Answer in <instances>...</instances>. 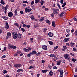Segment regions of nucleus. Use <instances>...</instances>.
Returning a JSON list of instances; mask_svg holds the SVG:
<instances>
[{
    "mask_svg": "<svg viewBox=\"0 0 77 77\" xmlns=\"http://www.w3.org/2000/svg\"><path fill=\"white\" fill-rule=\"evenodd\" d=\"M18 54L17 53V52H16L15 53L14 56L15 57V56H18Z\"/></svg>",
    "mask_w": 77,
    "mask_h": 77,
    "instance_id": "50",
    "label": "nucleus"
},
{
    "mask_svg": "<svg viewBox=\"0 0 77 77\" xmlns=\"http://www.w3.org/2000/svg\"><path fill=\"white\" fill-rule=\"evenodd\" d=\"M0 3L1 4H2L3 5H5V3H4V1L3 0H1L0 2Z\"/></svg>",
    "mask_w": 77,
    "mask_h": 77,
    "instance_id": "27",
    "label": "nucleus"
},
{
    "mask_svg": "<svg viewBox=\"0 0 77 77\" xmlns=\"http://www.w3.org/2000/svg\"><path fill=\"white\" fill-rule=\"evenodd\" d=\"M59 11V9L56 8L53 10V14H59V12H58Z\"/></svg>",
    "mask_w": 77,
    "mask_h": 77,
    "instance_id": "2",
    "label": "nucleus"
},
{
    "mask_svg": "<svg viewBox=\"0 0 77 77\" xmlns=\"http://www.w3.org/2000/svg\"><path fill=\"white\" fill-rule=\"evenodd\" d=\"M17 54L18 55L19 54H20L21 53V52L20 51H18L17 52Z\"/></svg>",
    "mask_w": 77,
    "mask_h": 77,
    "instance_id": "56",
    "label": "nucleus"
},
{
    "mask_svg": "<svg viewBox=\"0 0 77 77\" xmlns=\"http://www.w3.org/2000/svg\"><path fill=\"white\" fill-rule=\"evenodd\" d=\"M8 16L9 17H12L13 13L12 12H10L8 13Z\"/></svg>",
    "mask_w": 77,
    "mask_h": 77,
    "instance_id": "5",
    "label": "nucleus"
},
{
    "mask_svg": "<svg viewBox=\"0 0 77 77\" xmlns=\"http://www.w3.org/2000/svg\"><path fill=\"white\" fill-rule=\"evenodd\" d=\"M5 57H6V55H3L2 57L1 58L2 59H4V58H5Z\"/></svg>",
    "mask_w": 77,
    "mask_h": 77,
    "instance_id": "41",
    "label": "nucleus"
},
{
    "mask_svg": "<svg viewBox=\"0 0 77 77\" xmlns=\"http://www.w3.org/2000/svg\"><path fill=\"white\" fill-rule=\"evenodd\" d=\"M46 23H47V24H48L49 25H50V20H48V19L46 20Z\"/></svg>",
    "mask_w": 77,
    "mask_h": 77,
    "instance_id": "14",
    "label": "nucleus"
},
{
    "mask_svg": "<svg viewBox=\"0 0 77 77\" xmlns=\"http://www.w3.org/2000/svg\"><path fill=\"white\" fill-rule=\"evenodd\" d=\"M21 64H15L14 67V68H20V67H21Z\"/></svg>",
    "mask_w": 77,
    "mask_h": 77,
    "instance_id": "7",
    "label": "nucleus"
},
{
    "mask_svg": "<svg viewBox=\"0 0 77 77\" xmlns=\"http://www.w3.org/2000/svg\"><path fill=\"white\" fill-rule=\"evenodd\" d=\"M24 50L25 51V52H28V51H29L28 49H26V48H24Z\"/></svg>",
    "mask_w": 77,
    "mask_h": 77,
    "instance_id": "28",
    "label": "nucleus"
},
{
    "mask_svg": "<svg viewBox=\"0 0 77 77\" xmlns=\"http://www.w3.org/2000/svg\"><path fill=\"white\" fill-rule=\"evenodd\" d=\"M57 6H58L60 9H61V8H60V5H59V4L57 3Z\"/></svg>",
    "mask_w": 77,
    "mask_h": 77,
    "instance_id": "33",
    "label": "nucleus"
},
{
    "mask_svg": "<svg viewBox=\"0 0 77 77\" xmlns=\"http://www.w3.org/2000/svg\"><path fill=\"white\" fill-rule=\"evenodd\" d=\"M74 20L75 21H77V19L76 18V17H74Z\"/></svg>",
    "mask_w": 77,
    "mask_h": 77,
    "instance_id": "53",
    "label": "nucleus"
},
{
    "mask_svg": "<svg viewBox=\"0 0 77 77\" xmlns=\"http://www.w3.org/2000/svg\"><path fill=\"white\" fill-rule=\"evenodd\" d=\"M12 45H8V48H12Z\"/></svg>",
    "mask_w": 77,
    "mask_h": 77,
    "instance_id": "21",
    "label": "nucleus"
},
{
    "mask_svg": "<svg viewBox=\"0 0 77 77\" xmlns=\"http://www.w3.org/2000/svg\"><path fill=\"white\" fill-rule=\"evenodd\" d=\"M74 34H75V36H77V31H75Z\"/></svg>",
    "mask_w": 77,
    "mask_h": 77,
    "instance_id": "45",
    "label": "nucleus"
},
{
    "mask_svg": "<svg viewBox=\"0 0 77 77\" xmlns=\"http://www.w3.org/2000/svg\"><path fill=\"white\" fill-rule=\"evenodd\" d=\"M51 15L52 17H54V14H51Z\"/></svg>",
    "mask_w": 77,
    "mask_h": 77,
    "instance_id": "49",
    "label": "nucleus"
},
{
    "mask_svg": "<svg viewBox=\"0 0 77 77\" xmlns=\"http://www.w3.org/2000/svg\"><path fill=\"white\" fill-rule=\"evenodd\" d=\"M50 45H53V42L52 41H48Z\"/></svg>",
    "mask_w": 77,
    "mask_h": 77,
    "instance_id": "30",
    "label": "nucleus"
},
{
    "mask_svg": "<svg viewBox=\"0 0 77 77\" xmlns=\"http://www.w3.org/2000/svg\"><path fill=\"white\" fill-rule=\"evenodd\" d=\"M66 31L67 33H69L70 32V30L69 29H66Z\"/></svg>",
    "mask_w": 77,
    "mask_h": 77,
    "instance_id": "52",
    "label": "nucleus"
},
{
    "mask_svg": "<svg viewBox=\"0 0 77 77\" xmlns=\"http://www.w3.org/2000/svg\"><path fill=\"white\" fill-rule=\"evenodd\" d=\"M31 11H32V9L31 8L28 9V10L27 11V12H30Z\"/></svg>",
    "mask_w": 77,
    "mask_h": 77,
    "instance_id": "38",
    "label": "nucleus"
},
{
    "mask_svg": "<svg viewBox=\"0 0 77 77\" xmlns=\"http://www.w3.org/2000/svg\"><path fill=\"white\" fill-rule=\"evenodd\" d=\"M53 69H57V67L56 66H54L53 67Z\"/></svg>",
    "mask_w": 77,
    "mask_h": 77,
    "instance_id": "54",
    "label": "nucleus"
},
{
    "mask_svg": "<svg viewBox=\"0 0 77 77\" xmlns=\"http://www.w3.org/2000/svg\"><path fill=\"white\" fill-rule=\"evenodd\" d=\"M30 18H31L32 20H34V16L33 15H31V16H30Z\"/></svg>",
    "mask_w": 77,
    "mask_h": 77,
    "instance_id": "19",
    "label": "nucleus"
},
{
    "mask_svg": "<svg viewBox=\"0 0 77 77\" xmlns=\"http://www.w3.org/2000/svg\"><path fill=\"white\" fill-rule=\"evenodd\" d=\"M26 27H27L28 28H30V25H26Z\"/></svg>",
    "mask_w": 77,
    "mask_h": 77,
    "instance_id": "58",
    "label": "nucleus"
},
{
    "mask_svg": "<svg viewBox=\"0 0 77 77\" xmlns=\"http://www.w3.org/2000/svg\"><path fill=\"white\" fill-rule=\"evenodd\" d=\"M3 72V74H6V73H7L8 72L6 70H3V71L2 72Z\"/></svg>",
    "mask_w": 77,
    "mask_h": 77,
    "instance_id": "34",
    "label": "nucleus"
},
{
    "mask_svg": "<svg viewBox=\"0 0 77 77\" xmlns=\"http://www.w3.org/2000/svg\"><path fill=\"white\" fill-rule=\"evenodd\" d=\"M6 50V47L5 46L4 48V50H3V51H5Z\"/></svg>",
    "mask_w": 77,
    "mask_h": 77,
    "instance_id": "40",
    "label": "nucleus"
},
{
    "mask_svg": "<svg viewBox=\"0 0 77 77\" xmlns=\"http://www.w3.org/2000/svg\"><path fill=\"white\" fill-rule=\"evenodd\" d=\"M48 8H46L45 9V11H48Z\"/></svg>",
    "mask_w": 77,
    "mask_h": 77,
    "instance_id": "62",
    "label": "nucleus"
},
{
    "mask_svg": "<svg viewBox=\"0 0 77 77\" xmlns=\"http://www.w3.org/2000/svg\"><path fill=\"white\" fill-rule=\"evenodd\" d=\"M57 65H60L61 63V60H60L59 61H57Z\"/></svg>",
    "mask_w": 77,
    "mask_h": 77,
    "instance_id": "12",
    "label": "nucleus"
},
{
    "mask_svg": "<svg viewBox=\"0 0 77 77\" xmlns=\"http://www.w3.org/2000/svg\"><path fill=\"white\" fill-rule=\"evenodd\" d=\"M34 4V1H33L32 2H31V5H33Z\"/></svg>",
    "mask_w": 77,
    "mask_h": 77,
    "instance_id": "55",
    "label": "nucleus"
},
{
    "mask_svg": "<svg viewBox=\"0 0 77 77\" xmlns=\"http://www.w3.org/2000/svg\"><path fill=\"white\" fill-rule=\"evenodd\" d=\"M23 3H28V2L27 1H23Z\"/></svg>",
    "mask_w": 77,
    "mask_h": 77,
    "instance_id": "42",
    "label": "nucleus"
},
{
    "mask_svg": "<svg viewBox=\"0 0 77 77\" xmlns=\"http://www.w3.org/2000/svg\"><path fill=\"white\" fill-rule=\"evenodd\" d=\"M69 56L68 55L66 54H64V57L65 58V59H68V60H69L70 59L69 58H68L69 57H68Z\"/></svg>",
    "mask_w": 77,
    "mask_h": 77,
    "instance_id": "8",
    "label": "nucleus"
},
{
    "mask_svg": "<svg viewBox=\"0 0 77 77\" xmlns=\"http://www.w3.org/2000/svg\"><path fill=\"white\" fill-rule=\"evenodd\" d=\"M42 48L43 50H47V46H42Z\"/></svg>",
    "mask_w": 77,
    "mask_h": 77,
    "instance_id": "10",
    "label": "nucleus"
},
{
    "mask_svg": "<svg viewBox=\"0 0 77 77\" xmlns=\"http://www.w3.org/2000/svg\"><path fill=\"white\" fill-rule=\"evenodd\" d=\"M37 52H36V51H33L32 52H31V53L27 55V56L28 57H30V56H31L32 55H33L34 54H37Z\"/></svg>",
    "mask_w": 77,
    "mask_h": 77,
    "instance_id": "1",
    "label": "nucleus"
},
{
    "mask_svg": "<svg viewBox=\"0 0 77 77\" xmlns=\"http://www.w3.org/2000/svg\"><path fill=\"white\" fill-rule=\"evenodd\" d=\"M52 26L54 27H56V25H55V22L54 21H53L52 23Z\"/></svg>",
    "mask_w": 77,
    "mask_h": 77,
    "instance_id": "17",
    "label": "nucleus"
},
{
    "mask_svg": "<svg viewBox=\"0 0 77 77\" xmlns=\"http://www.w3.org/2000/svg\"><path fill=\"white\" fill-rule=\"evenodd\" d=\"M58 71L60 72V77H63V71L60 70H58Z\"/></svg>",
    "mask_w": 77,
    "mask_h": 77,
    "instance_id": "4",
    "label": "nucleus"
},
{
    "mask_svg": "<svg viewBox=\"0 0 77 77\" xmlns=\"http://www.w3.org/2000/svg\"><path fill=\"white\" fill-rule=\"evenodd\" d=\"M34 27L35 28H36V27H38V25L37 24L36 25H34Z\"/></svg>",
    "mask_w": 77,
    "mask_h": 77,
    "instance_id": "51",
    "label": "nucleus"
},
{
    "mask_svg": "<svg viewBox=\"0 0 77 77\" xmlns=\"http://www.w3.org/2000/svg\"><path fill=\"white\" fill-rule=\"evenodd\" d=\"M75 44V43H71L70 44V45H71V47H72V46L74 45Z\"/></svg>",
    "mask_w": 77,
    "mask_h": 77,
    "instance_id": "37",
    "label": "nucleus"
},
{
    "mask_svg": "<svg viewBox=\"0 0 77 77\" xmlns=\"http://www.w3.org/2000/svg\"><path fill=\"white\" fill-rule=\"evenodd\" d=\"M48 35L49 37H53V34L51 32H49Z\"/></svg>",
    "mask_w": 77,
    "mask_h": 77,
    "instance_id": "9",
    "label": "nucleus"
},
{
    "mask_svg": "<svg viewBox=\"0 0 77 77\" xmlns=\"http://www.w3.org/2000/svg\"><path fill=\"white\" fill-rule=\"evenodd\" d=\"M13 35V38L14 39H17V33L16 32H13L12 33Z\"/></svg>",
    "mask_w": 77,
    "mask_h": 77,
    "instance_id": "3",
    "label": "nucleus"
},
{
    "mask_svg": "<svg viewBox=\"0 0 77 77\" xmlns=\"http://www.w3.org/2000/svg\"><path fill=\"white\" fill-rule=\"evenodd\" d=\"M44 20V17H42L39 20V21L42 22V21H43Z\"/></svg>",
    "mask_w": 77,
    "mask_h": 77,
    "instance_id": "18",
    "label": "nucleus"
},
{
    "mask_svg": "<svg viewBox=\"0 0 77 77\" xmlns=\"http://www.w3.org/2000/svg\"><path fill=\"white\" fill-rule=\"evenodd\" d=\"M72 61L73 62H75L76 61H77V60L75 59L74 58H73L72 60Z\"/></svg>",
    "mask_w": 77,
    "mask_h": 77,
    "instance_id": "31",
    "label": "nucleus"
},
{
    "mask_svg": "<svg viewBox=\"0 0 77 77\" xmlns=\"http://www.w3.org/2000/svg\"><path fill=\"white\" fill-rule=\"evenodd\" d=\"M20 71H22V72H23V71H24V70L20 69H19L17 70V72H20Z\"/></svg>",
    "mask_w": 77,
    "mask_h": 77,
    "instance_id": "29",
    "label": "nucleus"
},
{
    "mask_svg": "<svg viewBox=\"0 0 77 77\" xmlns=\"http://www.w3.org/2000/svg\"><path fill=\"white\" fill-rule=\"evenodd\" d=\"M18 11H17V9H16L14 11V13L15 14V15L16 16H17V14H18Z\"/></svg>",
    "mask_w": 77,
    "mask_h": 77,
    "instance_id": "24",
    "label": "nucleus"
},
{
    "mask_svg": "<svg viewBox=\"0 0 77 77\" xmlns=\"http://www.w3.org/2000/svg\"><path fill=\"white\" fill-rule=\"evenodd\" d=\"M75 71L76 72H77V67L75 69Z\"/></svg>",
    "mask_w": 77,
    "mask_h": 77,
    "instance_id": "64",
    "label": "nucleus"
},
{
    "mask_svg": "<svg viewBox=\"0 0 77 77\" xmlns=\"http://www.w3.org/2000/svg\"><path fill=\"white\" fill-rule=\"evenodd\" d=\"M49 56H50L51 57H54L55 58L56 57V55L52 54H51V55H49Z\"/></svg>",
    "mask_w": 77,
    "mask_h": 77,
    "instance_id": "13",
    "label": "nucleus"
},
{
    "mask_svg": "<svg viewBox=\"0 0 77 77\" xmlns=\"http://www.w3.org/2000/svg\"><path fill=\"white\" fill-rule=\"evenodd\" d=\"M69 38H66L64 40V42H67L69 41Z\"/></svg>",
    "mask_w": 77,
    "mask_h": 77,
    "instance_id": "23",
    "label": "nucleus"
},
{
    "mask_svg": "<svg viewBox=\"0 0 77 77\" xmlns=\"http://www.w3.org/2000/svg\"><path fill=\"white\" fill-rule=\"evenodd\" d=\"M6 25L5 28L7 29H9V25H8V22L6 23Z\"/></svg>",
    "mask_w": 77,
    "mask_h": 77,
    "instance_id": "16",
    "label": "nucleus"
},
{
    "mask_svg": "<svg viewBox=\"0 0 77 77\" xmlns=\"http://www.w3.org/2000/svg\"><path fill=\"white\" fill-rule=\"evenodd\" d=\"M2 18L4 20H8V17L5 16H3L2 17Z\"/></svg>",
    "mask_w": 77,
    "mask_h": 77,
    "instance_id": "11",
    "label": "nucleus"
},
{
    "mask_svg": "<svg viewBox=\"0 0 77 77\" xmlns=\"http://www.w3.org/2000/svg\"><path fill=\"white\" fill-rule=\"evenodd\" d=\"M35 3H38L39 1V0H35Z\"/></svg>",
    "mask_w": 77,
    "mask_h": 77,
    "instance_id": "43",
    "label": "nucleus"
},
{
    "mask_svg": "<svg viewBox=\"0 0 77 77\" xmlns=\"http://www.w3.org/2000/svg\"><path fill=\"white\" fill-rule=\"evenodd\" d=\"M76 50H77V49H76L75 48H73V51H76Z\"/></svg>",
    "mask_w": 77,
    "mask_h": 77,
    "instance_id": "48",
    "label": "nucleus"
},
{
    "mask_svg": "<svg viewBox=\"0 0 77 77\" xmlns=\"http://www.w3.org/2000/svg\"><path fill=\"white\" fill-rule=\"evenodd\" d=\"M11 48H13V49H16V48H17V47L15 46H12Z\"/></svg>",
    "mask_w": 77,
    "mask_h": 77,
    "instance_id": "35",
    "label": "nucleus"
},
{
    "mask_svg": "<svg viewBox=\"0 0 77 77\" xmlns=\"http://www.w3.org/2000/svg\"><path fill=\"white\" fill-rule=\"evenodd\" d=\"M17 37L19 39L21 38V34L19 33L17 34Z\"/></svg>",
    "mask_w": 77,
    "mask_h": 77,
    "instance_id": "15",
    "label": "nucleus"
},
{
    "mask_svg": "<svg viewBox=\"0 0 77 77\" xmlns=\"http://www.w3.org/2000/svg\"><path fill=\"white\" fill-rule=\"evenodd\" d=\"M63 15H64V12H63L61 14L59 15V16L60 17H61L62 16H63Z\"/></svg>",
    "mask_w": 77,
    "mask_h": 77,
    "instance_id": "26",
    "label": "nucleus"
},
{
    "mask_svg": "<svg viewBox=\"0 0 77 77\" xmlns=\"http://www.w3.org/2000/svg\"><path fill=\"white\" fill-rule=\"evenodd\" d=\"M41 54V53L38 52L36 54V56H39V55H40Z\"/></svg>",
    "mask_w": 77,
    "mask_h": 77,
    "instance_id": "44",
    "label": "nucleus"
},
{
    "mask_svg": "<svg viewBox=\"0 0 77 77\" xmlns=\"http://www.w3.org/2000/svg\"><path fill=\"white\" fill-rule=\"evenodd\" d=\"M14 25L15 26H17V27H19V24L18 23H14Z\"/></svg>",
    "mask_w": 77,
    "mask_h": 77,
    "instance_id": "36",
    "label": "nucleus"
},
{
    "mask_svg": "<svg viewBox=\"0 0 77 77\" xmlns=\"http://www.w3.org/2000/svg\"><path fill=\"white\" fill-rule=\"evenodd\" d=\"M60 3L61 4H63V0H61V1H60Z\"/></svg>",
    "mask_w": 77,
    "mask_h": 77,
    "instance_id": "61",
    "label": "nucleus"
},
{
    "mask_svg": "<svg viewBox=\"0 0 77 77\" xmlns=\"http://www.w3.org/2000/svg\"><path fill=\"white\" fill-rule=\"evenodd\" d=\"M40 75V74H38L37 75V77H39V76Z\"/></svg>",
    "mask_w": 77,
    "mask_h": 77,
    "instance_id": "63",
    "label": "nucleus"
},
{
    "mask_svg": "<svg viewBox=\"0 0 77 77\" xmlns=\"http://www.w3.org/2000/svg\"><path fill=\"white\" fill-rule=\"evenodd\" d=\"M49 74L51 76H52L53 75V73L52 71H50V72H49Z\"/></svg>",
    "mask_w": 77,
    "mask_h": 77,
    "instance_id": "22",
    "label": "nucleus"
},
{
    "mask_svg": "<svg viewBox=\"0 0 77 77\" xmlns=\"http://www.w3.org/2000/svg\"><path fill=\"white\" fill-rule=\"evenodd\" d=\"M28 10V8H25V12H27V10Z\"/></svg>",
    "mask_w": 77,
    "mask_h": 77,
    "instance_id": "57",
    "label": "nucleus"
},
{
    "mask_svg": "<svg viewBox=\"0 0 77 77\" xmlns=\"http://www.w3.org/2000/svg\"><path fill=\"white\" fill-rule=\"evenodd\" d=\"M20 13L21 14H24V11H21L20 12Z\"/></svg>",
    "mask_w": 77,
    "mask_h": 77,
    "instance_id": "47",
    "label": "nucleus"
},
{
    "mask_svg": "<svg viewBox=\"0 0 77 77\" xmlns=\"http://www.w3.org/2000/svg\"><path fill=\"white\" fill-rule=\"evenodd\" d=\"M66 5V2H64L63 3V4L62 5V7L63 8V7H65V6Z\"/></svg>",
    "mask_w": 77,
    "mask_h": 77,
    "instance_id": "32",
    "label": "nucleus"
},
{
    "mask_svg": "<svg viewBox=\"0 0 77 77\" xmlns=\"http://www.w3.org/2000/svg\"><path fill=\"white\" fill-rule=\"evenodd\" d=\"M48 71V70H42V72L43 73H46Z\"/></svg>",
    "mask_w": 77,
    "mask_h": 77,
    "instance_id": "25",
    "label": "nucleus"
},
{
    "mask_svg": "<svg viewBox=\"0 0 77 77\" xmlns=\"http://www.w3.org/2000/svg\"><path fill=\"white\" fill-rule=\"evenodd\" d=\"M7 36L6 37V39H8V38H9L10 36H11V34L10 32H8L7 33Z\"/></svg>",
    "mask_w": 77,
    "mask_h": 77,
    "instance_id": "6",
    "label": "nucleus"
},
{
    "mask_svg": "<svg viewBox=\"0 0 77 77\" xmlns=\"http://www.w3.org/2000/svg\"><path fill=\"white\" fill-rule=\"evenodd\" d=\"M58 48V46H57L56 47H54V49H57Z\"/></svg>",
    "mask_w": 77,
    "mask_h": 77,
    "instance_id": "59",
    "label": "nucleus"
},
{
    "mask_svg": "<svg viewBox=\"0 0 77 77\" xmlns=\"http://www.w3.org/2000/svg\"><path fill=\"white\" fill-rule=\"evenodd\" d=\"M63 48L65 49L66 50V49H67V48L65 46H63Z\"/></svg>",
    "mask_w": 77,
    "mask_h": 77,
    "instance_id": "46",
    "label": "nucleus"
},
{
    "mask_svg": "<svg viewBox=\"0 0 77 77\" xmlns=\"http://www.w3.org/2000/svg\"><path fill=\"white\" fill-rule=\"evenodd\" d=\"M44 3H45V1H44L41 0L40 3L41 5H43Z\"/></svg>",
    "mask_w": 77,
    "mask_h": 77,
    "instance_id": "20",
    "label": "nucleus"
},
{
    "mask_svg": "<svg viewBox=\"0 0 77 77\" xmlns=\"http://www.w3.org/2000/svg\"><path fill=\"white\" fill-rule=\"evenodd\" d=\"M28 51H30V50H32V48L30 47H28Z\"/></svg>",
    "mask_w": 77,
    "mask_h": 77,
    "instance_id": "39",
    "label": "nucleus"
},
{
    "mask_svg": "<svg viewBox=\"0 0 77 77\" xmlns=\"http://www.w3.org/2000/svg\"><path fill=\"white\" fill-rule=\"evenodd\" d=\"M70 55H71L72 56H74V54H72V53H70Z\"/></svg>",
    "mask_w": 77,
    "mask_h": 77,
    "instance_id": "60",
    "label": "nucleus"
}]
</instances>
